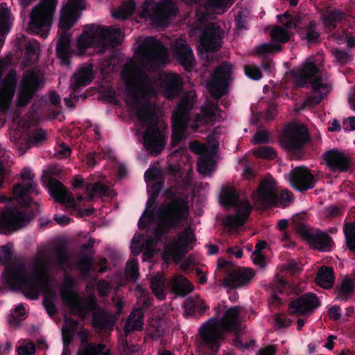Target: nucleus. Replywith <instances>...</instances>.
Instances as JSON below:
<instances>
[{
	"instance_id": "f8f14e48",
	"label": "nucleus",
	"mask_w": 355,
	"mask_h": 355,
	"mask_svg": "<svg viewBox=\"0 0 355 355\" xmlns=\"http://www.w3.org/2000/svg\"><path fill=\"white\" fill-rule=\"evenodd\" d=\"M193 97L185 96L181 98L175 110L173 112V132L171 138V146L175 147L183 139L184 132L188 128L189 110L193 107Z\"/></svg>"
},
{
	"instance_id": "7ed1b4c3",
	"label": "nucleus",
	"mask_w": 355,
	"mask_h": 355,
	"mask_svg": "<svg viewBox=\"0 0 355 355\" xmlns=\"http://www.w3.org/2000/svg\"><path fill=\"white\" fill-rule=\"evenodd\" d=\"M12 254L8 245L1 246L0 264L6 267L2 276L5 282L12 289L21 291L26 297L37 300L42 292L49 286V275L44 261H40L33 273L28 275L23 264L10 266Z\"/></svg>"
},
{
	"instance_id": "39448f33",
	"label": "nucleus",
	"mask_w": 355,
	"mask_h": 355,
	"mask_svg": "<svg viewBox=\"0 0 355 355\" xmlns=\"http://www.w3.org/2000/svg\"><path fill=\"white\" fill-rule=\"evenodd\" d=\"M292 76L296 86L302 88L311 86L313 94L306 98L302 109L306 106H317L331 91V85L322 81L321 71L313 61L306 60L301 68L292 72Z\"/></svg>"
},
{
	"instance_id": "423d86ee",
	"label": "nucleus",
	"mask_w": 355,
	"mask_h": 355,
	"mask_svg": "<svg viewBox=\"0 0 355 355\" xmlns=\"http://www.w3.org/2000/svg\"><path fill=\"white\" fill-rule=\"evenodd\" d=\"M122 35L119 28L90 24L85 26V30L78 38L77 47L81 53H84L90 47L104 53L107 49L117 46Z\"/></svg>"
},
{
	"instance_id": "393cba45",
	"label": "nucleus",
	"mask_w": 355,
	"mask_h": 355,
	"mask_svg": "<svg viewBox=\"0 0 355 355\" xmlns=\"http://www.w3.org/2000/svg\"><path fill=\"white\" fill-rule=\"evenodd\" d=\"M17 85L15 70H10L3 79L0 73V110L5 111L9 107L14 97Z\"/></svg>"
},
{
	"instance_id": "79ce46f5",
	"label": "nucleus",
	"mask_w": 355,
	"mask_h": 355,
	"mask_svg": "<svg viewBox=\"0 0 355 355\" xmlns=\"http://www.w3.org/2000/svg\"><path fill=\"white\" fill-rule=\"evenodd\" d=\"M110 189L101 182H95L92 187L88 184L85 187L87 201L90 202L94 199V193L101 194L104 196H110Z\"/></svg>"
},
{
	"instance_id": "72a5a7b5",
	"label": "nucleus",
	"mask_w": 355,
	"mask_h": 355,
	"mask_svg": "<svg viewBox=\"0 0 355 355\" xmlns=\"http://www.w3.org/2000/svg\"><path fill=\"white\" fill-rule=\"evenodd\" d=\"M142 16L149 17L153 24L159 26H166L171 18L163 12L157 6L153 8H149L148 1H146L142 8Z\"/></svg>"
},
{
	"instance_id": "c03bdc74",
	"label": "nucleus",
	"mask_w": 355,
	"mask_h": 355,
	"mask_svg": "<svg viewBox=\"0 0 355 355\" xmlns=\"http://www.w3.org/2000/svg\"><path fill=\"white\" fill-rule=\"evenodd\" d=\"M135 8L136 3L135 1L131 0L123 2L113 16L117 19H126L134 14Z\"/></svg>"
},
{
	"instance_id": "f257e3e1",
	"label": "nucleus",
	"mask_w": 355,
	"mask_h": 355,
	"mask_svg": "<svg viewBox=\"0 0 355 355\" xmlns=\"http://www.w3.org/2000/svg\"><path fill=\"white\" fill-rule=\"evenodd\" d=\"M180 178V187H170L164 192L166 202L157 209V223L153 230V236L147 239L149 243L162 242L172 230L180 227L189 216V196L183 190L190 186L191 175L187 173Z\"/></svg>"
},
{
	"instance_id": "ddd939ff",
	"label": "nucleus",
	"mask_w": 355,
	"mask_h": 355,
	"mask_svg": "<svg viewBox=\"0 0 355 355\" xmlns=\"http://www.w3.org/2000/svg\"><path fill=\"white\" fill-rule=\"evenodd\" d=\"M305 216L296 215L293 218L294 229L313 248L322 252H329L331 250L334 241L332 238L322 231L313 232L302 220Z\"/></svg>"
},
{
	"instance_id": "2f4dec72",
	"label": "nucleus",
	"mask_w": 355,
	"mask_h": 355,
	"mask_svg": "<svg viewBox=\"0 0 355 355\" xmlns=\"http://www.w3.org/2000/svg\"><path fill=\"white\" fill-rule=\"evenodd\" d=\"M168 285L173 293L182 297L191 293L194 288L188 279L181 275L173 276L169 279Z\"/></svg>"
},
{
	"instance_id": "6e6d98bb",
	"label": "nucleus",
	"mask_w": 355,
	"mask_h": 355,
	"mask_svg": "<svg viewBox=\"0 0 355 355\" xmlns=\"http://www.w3.org/2000/svg\"><path fill=\"white\" fill-rule=\"evenodd\" d=\"M157 6L171 17L177 15L178 8L176 3L172 0H162Z\"/></svg>"
},
{
	"instance_id": "774afa93",
	"label": "nucleus",
	"mask_w": 355,
	"mask_h": 355,
	"mask_svg": "<svg viewBox=\"0 0 355 355\" xmlns=\"http://www.w3.org/2000/svg\"><path fill=\"white\" fill-rule=\"evenodd\" d=\"M160 175V172L157 168H148L144 173V178L146 182L148 183V186H150V182L156 181L158 177Z\"/></svg>"
},
{
	"instance_id": "f704fd0d",
	"label": "nucleus",
	"mask_w": 355,
	"mask_h": 355,
	"mask_svg": "<svg viewBox=\"0 0 355 355\" xmlns=\"http://www.w3.org/2000/svg\"><path fill=\"white\" fill-rule=\"evenodd\" d=\"M346 17V13L339 9H334L323 13L321 16L323 25L328 32L334 31L338 23L344 21Z\"/></svg>"
},
{
	"instance_id": "0e129e2a",
	"label": "nucleus",
	"mask_w": 355,
	"mask_h": 355,
	"mask_svg": "<svg viewBox=\"0 0 355 355\" xmlns=\"http://www.w3.org/2000/svg\"><path fill=\"white\" fill-rule=\"evenodd\" d=\"M252 141L256 145L268 143L269 141V134L268 131H257L253 136Z\"/></svg>"
},
{
	"instance_id": "b1692460",
	"label": "nucleus",
	"mask_w": 355,
	"mask_h": 355,
	"mask_svg": "<svg viewBox=\"0 0 355 355\" xmlns=\"http://www.w3.org/2000/svg\"><path fill=\"white\" fill-rule=\"evenodd\" d=\"M270 37L273 42L279 44L263 43L256 47V53L259 55H266L269 53L279 52L282 49L280 44H285L290 40V33L284 28L276 26L270 32Z\"/></svg>"
},
{
	"instance_id": "f03ea898",
	"label": "nucleus",
	"mask_w": 355,
	"mask_h": 355,
	"mask_svg": "<svg viewBox=\"0 0 355 355\" xmlns=\"http://www.w3.org/2000/svg\"><path fill=\"white\" fill-rule=\"evenodd\" d=\"M139 71L137 67L124 68L122 76L126 95L129 98L128 103L135 106L136 116L139 121L146 129L143 135L144 146L151 155H158L166 144V137L159 126L158 116L153 110V105L148 101L141 102L138 95L139 86L134 76Z\"/></svg>"
},
{
	"instance_id": "4c0bfd02",
	"label": "nucleus",
	"mask_w": 355,
	"mask_h": 355,
	"mask_svg": "<svg viewBox=\"0 0 355 355\" xmlns=\"http://www.w3.org/2000/svg\"><path fill=\"white\" fill-rule=\"evenodd\" d=\"M315 282L324 288H331L334 283L333 268L329 266H322L317 272Z\"/></svg>"
},
{
	"instance_id": "5fc2aeb1",
	"label": "nucleus",
	"mask_w": 355,
	"mask_h": 355,
	"mask_svg": "<svg viewBox=\"0 0 355 355\" xmlns=\"http://www.w3.org/2000/svg\"><path fill=\"white\" fill-rule=\"evenodd\" d=\"M277 18L279 21L287 29L297 28V17L290 14L288 12H286L283 15H277Z\"/></svg>"
},
{
	"instance_id": "864d4df0",
	"label": "nucleus",
	"mask_w": 355,
	"mask_h": 355,
	"mask_svg": "<svg viewBox=\"0 0 355 355\" xmlns=\"http://www.w3.org/2000/svg\"><path fill=\"white\" fill-rule=\"evenodd\" d=\"M55 261L58 266L62 267L69 264V257L67 248L64 245L55 250Z\"/></svg>"
},
{
	"instance_id": "0eeeda50",
	"label": "nucleus",
	"mask_w": 355,
	"mask_h": 355,
	"mask_svg": "<svg viewBox=\"0 0 355 355\" xmlns=\"http://www.w3.org/2000/svg\"><path fill=\"white\" fill-rule=\"evenodd\" d=\"M137 55L141 64L150 69L165 67L168 60V51L155 37H146L138 46Z\"/></svg>"
},
{
	"instance_id": "ea45409f",
	"label": "nucleus",
	"mask_w": 355,
	"mask_h": 355,
	"mask_svg": "<svg viewBox=\"0 0 355 355\" xmlns=\"http://www.w3.org/2000/svg\"><path fill=\"white\" fill-rule=\"evenodd\" d=\"M10 12L8 9L0 10V49L4 44L6 35L10 31Z\"/></svg>"
},
{
	"instance_id": "412c9836",
	"label": "nucleus",
	"mask_w": 355,
	"mask_h": 355,
	"mask_svg": "<svg viewBox=\"0 0 355 355\" xmlns=\"http://www.w3.org/2000/svg\"><path fill=\"white\" fill-rule=\"evenodd\" d=\"M320 305L317 295L309 292L293 299L288 304V311L297 317L309 315Z\"/></svg>"
},
{
	"instance_id": "c85d7f7f",
	"label": "nucleus",
	"mask_w": 355,
	"mask_h": 355,
	"mask_svg": "<svg viewBox=\"0 0 355 355\" xmlns=\"http://www.w3.org/2000/svg\"><path fill=\"white\" fill-rule=\"evenodd\" d=\"M254 275V272L251 269H232L224 278V284L230 288H238L248 284Z\"/></svg>"
},
{
	"instance_id": "c9c22d12",
	"label": "nucleus",
	"mask_w": 355,
	"mask_h": 355,
	"mask_svg": "<svg viewBox=\"0 0 355 355\" xmlns=\"http://www.w3.org/2000/svg\"><path fill=\"white\" fill-rule=\"evenodd\" d=\"M182 87V83L178 75L169 74L166 76L164 83V95L168 98H173L179 94Z\"/></svg>"
},
{
	"instance_id": "cd10ccee",
	"label": "nucleus",
	"mask_w": 355,
	"mask_h": 355,
	"mask_svg": "<svg viewBox=\"0 0 355 355\" xmlns=\"http://www.w3.org/2000/svg\"><path fill=\"white\" fill-rule=\"evenodd\" d=\"M173 57L186 71L191 72L193 71L196 60L193 52L187 43H180L175 45Z\"/></svg>"
},
{
	"instance_id": "de8ad7c7",
	"label": "nucleus",
	"mask_w": 355,
	"mask_h": 355,
	"mask_svg": "<svg viewBox=\"0 0 355 355\" xmlns=\"http://www.w3.org/2000/svg\"><path fill=\"white\" fill-rule=\"evenodd\" d=\"M354 292V284L349 278L343 279L338 288L337 298L342 301H347L348 296Z\"/></svg>"
},
{
	"instance_id": "49530a36",
	"label": "nucleus",
	"mask_w": 355,
	"mask_h": 355,
	"mask_svg": "<svg viewBox=\"0 0 355 355\" xmlns=\"http://www.w3.org/2000/svg\"><path fill=\"white\" fill-rule=\"evenodd\" d=\"M164 279L161 275H156L150 279V288L152 292L159 299L165 297L164 290Z\"/></svg>"
},
{
	"instance_id": "37998d69",
	"label": "nucleus",
	"mask_w": 355,
	"mask_h": 355,
	"mask_svg": "<svg viewBox=\"0 0 355 355\" xmlns=\"http://www.w3.org/2000/svg\"><path fill=\"white\" fill-rule=\"evenodd\" d=\"M300 37L305 40L309 43H315L319 40L320 35L316 31V26L314 21H310L309 24L299 31Z\"/></svg>"
},
{
	"instance_id": "1a4fd4ad",
	"label": "nucleus",
	"mask_w": 355,
	"mask_h": 355,
	"mask_svg": "<svg viewBox=\"0 0 355 355\" xmlns=\"http://www.w3.org/2000/svg\"><path fill=\"white\" fill-rule=\"evenodd\" d=\"M239 196L232 188L223 190L220 196V202L223 206L236 207L234 215H227L223 220V225L230 230H236L243 225L249 218L252 207L249 202L239 205Z\"/></svg>"
},
{
	"instance_id": "9d476101",
	"label": "nucleus",
	"mask_w": 355,
	"mask_h": 355,
	"mask_svg": "<svg viewBox=\"0 0 355 355\" xmlns=\"http://www.w3.org/2000/svg\"><path fill=\"white\" fill-rule=\"evenodd\" d=\"M227 306L224 301L218 304L214 308V315L205 322L199 329L202 345L208 348L213 354H216L220 347L223 334L220 328V315Z\"/></svg>"
},
{
	"instance_id": "e2e57ef3",
	"label": "nucleus",
	"mask_w": 355,
	"mask_h": 355,
	"mask_svg": "<svg viewBox=\"0 0 355 355\" xmlns=\"http://www.w3.org/2000/svg\"><path fill=\"white\" fill-rule=\"evenodd\" d=\"M193 107L189 110V116L188 119V128H190L193 130H197L200 125L205 123L206 121L205 116L202 114H196L194 116V121H191V110Z\"/></svg>"
},
{
	"instance_id": "a878e982",
	"label": "nucleus",
	"mask_w": 355,
	"mask_h": 355,
	"mask_svg": "<svg viewBox=\"0 0 355 355\" xmlns=\"http://www.w3.org/2000/svg\"><path fill=\"white\" fill-rule=\"evenodd\" d=\"M323 159L331 172H347L352 166V159L337 148L327 150L323 154Z\"/></svg>"
},
{
	"instance_id": "8fccbe9b",
	"label": "nucleus",
	"mask_w": 355,
	"mask_h": 355,
	"mask_svg": "<svg viewBox=\"0 0 355 355\" xmlns=\"http://www.w3.org/2000/svg\"><path fill=\"white\" fill-rule=\"evenodd\" d=\"M208 6L214 12H225L233 3V0H207Z\"/></svg>"
},
{
	"instance_id": "4468645a",
	"label": "nucleus",
	"mask_w": 355,
	"mask_h": 355,
	"mask_svg": "<svg viewBox=\"0 0 355 355\" xmlns=\"http://www.w3.org/2000/svg\"><path fill=\"white\" fill-rule=\"evenodd\" d=\"M36 213L28 208L20 209L10 208L0 214V234H8L21 228L29 223Z\"/></svg>"
},
{
	"instance_id": "2eb2a0df",
	"label": "nucleus",
	"mask_w": 355,
	"mask_h": 355,
	"mask_svg": "<svg viewBox=\"0 0 355 355\" xmlns=\"http://www.w3.org/2000/svg\"><path fill=\"white\" fill-rule=\"evenodd\" d=\"M309 139V132L304 125L289 123L282 130L280 142L288 151L295 152L302 150Z\"/></svg>"
},
{
	"instance_id": "a211bd4d",
	"label": "nucleus",
	"mask_w": 355,
	"mask_h": 355,
	"mask_svg": "<svg viewBox=\"0 0 355 355\" xmlns=\"http://www.w3.org/2000/svg\"><path fill=\"white\" fill-rule=\"evenodd\" d=\"M50 196L55 202L71 207L76 208L79 204L87 200L86 195L77 193L76 199L69 189L55 178H50L47 184Z\"/></svg>"
},
{
	"instance_id": "338daca9",
	"label": "nucleus",
	"mask_w": 355,
	"mask_h": 355,
	"mask_svg": "<svg viewBox=\"0 0 355 355\" xmlns=\"http://www.w3.org/2000/svg\"><path fill=\"white\" fill-rule=\"evenodd\" d=\"M35 345L29 342L26 345L20 346L18 349V355H33L35 353Z\"/></svg>"
},
{
	"instance_id": "13d9d810",
	"label": "nucleus",
	"mask_w": 355,
	"mask_h": 355,
	"mask_svg": "<svg viewBox=\"0 0 355 355\" xmlns=\"http://www.w3.org/2000/svg\"><path fill=\"white\" fill-rule=\"evenodd\" d=\"M126 272L129 278L137 281L139 277V264L136 259H129L126 264Z\"/></svg>"
},
{
	"instance_id": "aec40b11",
	"label": "nucleus",
	"mask_w": 355,
	"mask_h": 355,
	"mask_svg": "<svg viewBox=\"0 0 355 355\" xmlns=\"http://www.w3.org/2000/svg\"><path fill=\"white\" fill-rule=\"evenodd\" d=\"M277 193L275 180L265 178L261 181L254 193V198L256 204L265 209L277 204L279 200Z\"/></svg>"
},
{
	"instance_id": "6e6552de",
	"label": "nucleus",
	"mask_w": 355,
	"mask_h": 355,
	"mask_svg": "<svg viewBox=\"0 0 355 355\" xmlns=\"http://www.w3.org/2000/svg\"><path fill=\"white\" fill-rule=\"evenodd\" d=\"M76 282L70 275L64 274L63 286L60 291V295L64 304L70 308L75 314L84 319L89 312L96 309V301L95 297H89L87 301L82 300L73 288Z\"/></svg>"
},
{
	"instance_id": "473e14b6",
	"label": "nucleus",
	"mask_w": 355,
	"mask_h": 355,
	"mask_svg": "<svg viewBox=\"0 0 355 355\" xmlns=\"http://www.w3.org/2000/svg\"><path fill=\"white\" fill-rule=\"evenodd\" d=\"M92 324L95 329L112 331L115 324V318L112 314L98 309L92 315Z\"/></svg>"
},
{
	"instance_id": "7c9ffc66",
	"label": "nucleus",
	"mask_w": 355,
	"mask_h": 355,
	"mask_svg": "<svg viewBox=\"0 0 355 355\" xmlns=\"http://www.w3.org/2000/svg\"><path fill=\"white\" fill-rule=\"evenodd\" d=\"M94 66L92 64L84 65L74 73L71 79L70 87L73 92H77L83 87L90 84L94 80Z\"/></svg>"
},
{
	"instance_id": "20e7f679",
	"label": "nucleus",
	"mask_w": 355,
	"mask_h": 355,
	"mask_svg": "<svg viewBox=\"0 0 355 355\" xmlns=\"http://www.w3.org/2000/svg\"><path fill=\"white\" fill-rule=\"evenodd\" d=\"M84 0H68L60 10L56 45V54L63 64L71 62V35L68 31L76 24L83 10Z\"/></svg>"
},
{
	"instance_id": "5701e85b",
	"label": "nucleus",
	"mask_w": 355,
	"mask_h": 355,
	"mask_svg": "<svg viewBox=\"0 0 355 355\" xmlns=\"http://www.w3.org/2000/svg\"><path fill=\"white\" fill-rule=\"evenodd\" d=\"M195 241L194 231L191 227H187L178 234L176 238L168 245L167 250L175 259H181Z\"/></svg>"
},
{
	"instance_id": "69168bd1",
	"label": "nucleus",
	"mask_w": 355,
	"mask_h": 355,
	"mask_svg": "<svg viewBox=\"0 0 355 355\" xmlns=\"http://www.w3.org/2000/svg\"><path fill=\"white\" fill-rule=\"evenodd\" d=\"M245 73L247 76L255 80H258L262 77L261 70L254 66H245Z\"/></svg>"
},
{
	"instance_id": "bf43d9fd",
	"label": "nucleus",
	"mask_w": 355,
	"mask_h": 355,
	"mask_svg": "<svg viewBox=\"0 0 355 355\" xmlns=\"http://www.w3.org/2000/svg\"><path fill=\"white\" fill-rule=\"evenodd\" d=\"M218 109V105L212 102H207L201 107V113L206 119H211L216 116V112Z\"/></svg>"
},
{
	"instance_id": "603ef678",
	"label": "nucleus",
	"mask_w": 355,
	"mask_h": 355,
	"mask_svg": "<svg viewBox=\"0 0 355 355\" xmlns=\"http://www.w3.org/2000/svg\"><path fill=\"white\" fill-rule=\"evenodd\" d=\"M46 139V132L42 129H38L28 137L26 144L28 147L32 146H40Z\"/></svg>"
},
{
	"instance_id": "dca6fc26",
	"label": "nucleus",
	"mask_w": 355,
	"mask_h": 355,
	"mask_svg": "<svg viewBox=\"0 0 355 355\" xmlns=\"http://www.w3.org/2000/svg\"><path fill=\"white\" fill-rule=\"evenodd\" d=\"M42 80L34 71L24 73L19 83L17 105L25 107L34 98L42 85Z\"/></svg>"
},
{
	"instance_id": "f3484780",
	"label": "nucleus",
	"mask_w": 355,
	"mask_h": 355,
	"mask_svg": "<svg viewBox=\"0 0 355 355\" xmlns=\"http://www.w3.org/2000/svg\"><path fill=\"white\" fill-rule=\"evenodd\" d=\"M233 65L227 62H222L214 70L208 89L211 96L219 100L227 92V86L231 80Z\"/></svg>"
},
{
	"instance_id": "680f3d73",
	"label": "nucleus",
	"mask_w": 355,
	"mask_h": 355,
	"mask_svg": "<svg viewBox=\"0 0 355 355\" xmlns=\"http://www.w3.org/2000/svg\"><path fill=\"white\" fill-rule=\"evenodd\" d=\"M96 288L98 295L101 297L108 296L112 288L111 284L105 279L98 280L96 283Z\"/></svg>"
},
{
	"instance_id": "9b49d317",
	"label": "nucleus",
	"mask_w": 355,
	"mask_h": 355,
	"mask_svg": "<svg viewBox=\"0 0 355 355\" xmlns=\"http://www.w3.org/2000/svg\"><path fill=\"white\" fill-rule=\"evenodd\" d=\"M56 3V0H41L32 10L29 29L33 33L44 38L47 37L53 23Z\"/></svg>"
},
{
	"instance_id": "4d7b16f0",
	"label": "nucleus",
	"mask_w": 355,
	"mask_h": 355,
	"mask_svg": "<svg viewBox=\"0 0 355 355\" xmlns=\"http://www.w3.org/2000/svg\"><path fill=\"white\" fill-rule=\"evenodd\" d=\"M93 264L92 255L83 254L78 263V269L79 271L84 274L87 275Z\"/></svg>"
},
{
	"instance_id": "4be33fe9",
	"label": "nucleus",
	"mask_w": 355,
	"mask_h": 355,
	"mask_svg": "<svg viewBox=\"0 0 355 355\" xmlns=\"http://www.w3.org/2000/svg\"><path fill=\"white\" fill-rule=\"evenodd\" d=\"M224 32L216 23L209 24L202 31L200 44L206 52H216L221 47Z\"/></svg>"
},
{
	"instance_id": "58836bf2",
	"label": "nucleus",
	"mask_w": 355,
	"mask_h": 355,
	"mask_svg": "<svg viewBox=\"0 0 355 355\" xmlns=\"http://www.w3.org/2000/svg\"><path fill=\"white\" fill-rule=\"evenodd\" d=\"M153 193L149 194L148 199L146 202V207L153 208L150 210L146 209L142 216L138 221V227L139 229H145L148 226V222L145 218H147L149 220H152L155 217V208L156 206V200L157 198H154Z\"/></svg>"
},
{
	"instance_id": "bb28decb",
	"label": "nucleus",
	"mask_w": 355,
	"mask_h": 355,
	"mask_svg": "<svg viewBox=\"0 0 355 355\" xmlns=\"http://www.w3.org/2000/svg\"><path fill=\"white\" fill-rule=\"evenodd\" d=\"M289 180L291 186L300 192L313 189L315 184L314 175L304 166L293 169L289 174Z\"/></svg>"
},
{
	"instance_id": "e433bc0d",
	"label": "nucleus",
	"mask_w": 355,
	"mask_h": 355,
	"mask_svg": "<svg viewBox=\"0 0 355 355\" xmlns=\"http://www.w3.org/2000/svg\"><path fill=\"white\" fill-rule=\"evenodd\" d=\"M183 308L185 314L189 316H195L196 313L202 315L209 309V306L205 304L203 300L200 299L194 300L192 297H189L184 302Z\"/></svg>"
},
{
	"instance_id": "a18cd8bd",
	"label": "nucleus",
	"mask_w": 355,
	"mask_h": 355,
	"mask_svg": "<svg viewBox=\"0 0 355 355\" xmlns=\"http://www.w3.org/2000/svg\"><path fill=\"white\" fill-rule=\"evenodd\" d=\"M105 346L103 344L96 345L93 343H87L80 349L77 355H110L108 352H103Z\"/></svg>"
},
{
	"instance_id": "052dcab7",
	"label": "nucleus",
	"mask_w": 355,
	"mask_h": 355,
	"mask_svg": "<svg viewBox=\"0 0 355 355\" xmlns=\"http://www.w3.org/2000/svg\"><path fill=\"white\" fill-rule=\"evenodd\" d=\"M213 164L214 160L212 158L208 157H202L198 162V171L200 173L207 174L211 171Z\"/></svg>"
},
{
	"instance_id": "09e8293b",
	"label": "nucleus",
	"mask_w": 355,
	"mask_h": 355,
	"mask_svg": "<svg viewBox=\"0 0 355 355\" xmlns=\"http://www.w3.org/2000/svg\"><path fill=\"white\" fill-rule=\"evenodd\" d=\"M64 323H69L71 324V329H64L62 332V340L64 347L62 350L65 349H69L68 345L71 343L73 336V329L78 325V322L73 318H65Z\"/></svg>"
},
{
	"instance_id": "c756f323",
	"label": "nucleus",
	"mask_w": 355,
	"mask_h": 355,
	"mask_svg": "<svg viewBox=\"0 0 355 355\" xmlns=\"http://www.w3.org/2000/svg\"><path fill=\"white\" fill-rule=\"evenodd\" d=\"M241 308L238 306H231L227 309L223 316L220 318V328L223 331L238 332L240 329V313Z\"/></svg>"
},
{
	"instance_id": "a19ab883",
	"label": "nucleus",
	"mask_w": 355,
	"mask_h": 355,
	"mask_svg": "<svg viewBox=\"0 0 355 355\" xmlns=\"http://www.w3.org/2000/svg\"><path fill=\"white\" fill-rule=\"evenodd\" d=\"M343 233L346 248L355 254V222L345 223Z\"/></svg>"
},
{
	"instance_id": "3c124183",
	"label": "nucleus",
	"mask_w": 355,
	"mask_h": 355,
	"mask_svg": "<svg viewBox=\"0 0 355 355\" xmlns=\"http://www.w3.org/2000/svg\"><path fill=\"white\" fill-rule=\"evenodd\" d=\"M253 155L257 157L262 159H272L276 157V150L268 146H262L253 149Z\"/></svg>"
},
{
	"instance_id": "6ab92c4d",
	"label": "nucleus",
	"mask_w": 355,
	"mask_h": 355,
	"mask_svg": "<svg viewBox=\"0 0 355 355\" xmlns=\"http://www.w3.org/2000/svg\"><path fill=\"white\" fill-rule=\"evenodd\" d=\"M21 178L23 180L28 181L26 184L19 183L13 187V194L15 198L25 207H29L31 204L38 209L39 205L37 202H34L31 198L28 195L38 193L37 189V184L34 182V175H32L31 171L28 168H24L21 172Z\"/></svg>"
}]
</instances>
